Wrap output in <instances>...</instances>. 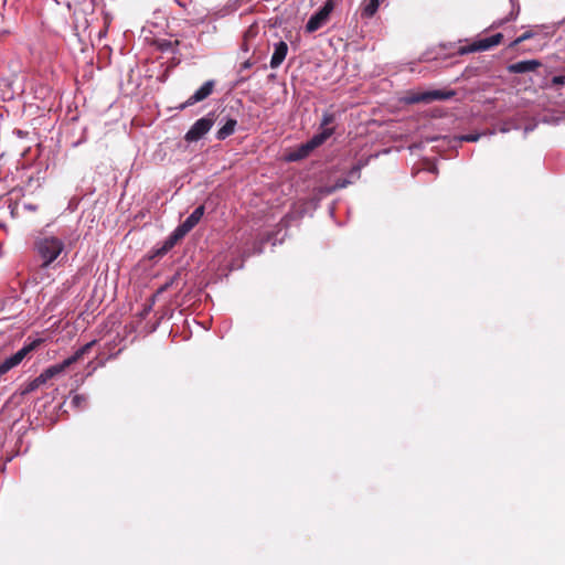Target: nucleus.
Here are the masks:
<instances>
[{"label": "nucleus", "mask_w": 565, "mask_h": 565, "mask_svg": "<svg viewBox=\"0 0 565 565\" xmlns=\"http://www.w3.org/2000/svg\"><path fill=\"white\" fill-rule=\"evenodd\" d=\"M66 235L58 232L56 235L47 230L38 234L33 242L35 256L41 260V268L51 267L65 249Z\"/></svg>", "instance_id": "f257e3e1"}, {"label": "nucleus", "mask_w": 565, "mask_h": 565, "mask_svg": "<svg viewBox=\"0 0 565 565\" xmlns=\"http://www.w3.org/2000/svg\"><path fill=\"white\" fill-rule=\"evenodd\" d=\"M96 340H92L90 342H87L79 349H77L71 356L63 360L61 363L51 365L42 371L40 376L42 377L41 381H44L45 383L50 381L51 379L62 374L68 366H71L73 363L81 360L86 353L89 352V350L95 345Z\"/></svg>", "instance_id": "f03ea898"}, {"label": "nucleus", "mask_w": 565, "mask_h": 565, "mask_svg": "<svg viewBox=\"0 0 565 565\" xmlns=\"http://www.w3.org/2000/svg\"><path fill=\"white\" fill-rule=\"evenodd\" d=\"M456 95V92L450 90H443V89H430L425 92H408L405 97L404 102L408 105L414 104H429L434 100H447L452 98Z\"/></svg>", "instance_id": "7ed1b4c3"}, {"label": "nucleus", "mask_w": 565, "mask_h": 565, "mask_svg": "<svg viewBox=\"0 0 565 565\" xmlns=\"http://www.w3.org/2000/svg\"><path fill=\"white\" fill-rule=\"evenodd\" d=\"M335 3V0H327L323 6L309 18L306 24V31L308 33H313L321 29L328 22L330 14L334 10Z\"/></svg>", "instance_id": "20e7f679"}, {"label": "nucleus", "mask_w": 565, "mask_h": 565, "mask_svg": "<svg viewBox=\"0 0 565 565\" xmlns=\"http://www.w3.org/2000/svg\"><path fill=\"white\" fill-rule=\"evenodd\" d=\"M214 113H209L206 116L198 119L185 132V141H199L203 136H205L211 130V128L214 125Z\"/></svg>", "instance_id": "39448f33"}, {"label": "nucleus", "mask_w": 565, "mask_h": 565, "mask_svg": "<svg viewBox=\"0 0 565 565\" xmlns=\"http://www.w3.org/2000/svg\"><path fill=\"white\" fill-rule=\"evenodd\" d=\"M502 34L497 33L488 38L479 39L472 42L469 45L460 46L457 51L459 55H465L473 52H482L490 50L491 47L498 45L502 40Z\"/></svg>", "instance_id": "423d86ee"}, {"label": "nucleus", "mask_w": 565, "mask_h": 565, "mask_svg": "<svg viewBox=\"0 0 565 565\" xmlns=\"http://www.w3.org/2000/svg\"><path fill=\"white\" fill-rule=\"evenodd\" d=\"M33 349V345H24L19 351H17L11 356L4 359L0 362V375L8 373L13 367L18 366L23 359L28 355V353Z\"/></svg>", "instance_id": "0eeeda50"}, {"label": "nucleus", "mask_w": 565, "mask_h": 565, "mask_svg": "<svg viewBox=\"0 0 565 565\" xmlns=\"http://www.w3.org/2000/svg\"><path fill=\"white\" fill-rule=\"evenodd\" d=\"M215 82L210 79L206 81L200 88H198L189 98L188 100L180 106V109H184L189 106H192L199 102L204 100L207 98L214 88Z\"/></svg>", "instance_id": "6e6552de"}, {"label": "nucleus", "mask_w": 565, "mask_h": 565, "mask_svg": "<svg viewBox=\"0 0 565 565\" xmlns=\"http://www.w3.org/2000/svg\"><path fill=\"white\" fill-rule=\"evenodd\" d=\"M541 66L539 60H524L516 63L509 64L507 71L510 74H524L536 71Z\"/></svg>", "instance_id": "1a4fd4ad"}, {"label": "nucleus", "mask_w": 565, "mask_h": 565, "mask_svg": "<svg viewBox=\"0 0 565 565\" xmlns=\"http://www.w3.org/2000/svg\"><path fill=\"white\" fill-rule=\"evenodd\" d=\"M204 206L199 205L194 211L179 225L180 232L188 234L202 218Z\"/></svg>", "instance_id": "9d476101"}, {"label": "nucleus", "mask_w": 565, "mask_h": 565, "mask_svg": "<svg viewBox=\"0 0 565 565\" xmlns=\"http://www.w3.org/2000/svg\"><path fill=\"white\" fill-rule=\"evenodd\" d=\"M186 234L183 232H180V227L177 226L175 230L169 235V237L163 242L162 246L159 247L156 250V256H163L166 255L170 249L173 248V246L185 236Z\"/></svg>", "instance_id": "9b49d317"}, {"label": "nucleus", "mask_w": 565, "mask_h": 565, "mask_svg": "<svg viewBox=\"0 0 565 565\" xmlns=\"http://www.w3.org/2000/svg\"><path fill=\"white\" fill-rule=\"evenodd\" d=\"M288 53V45L284 41L274 44V53L270 58V67L277 68L281 65Z\"/></svg>", "instance_id": "f8f14e48"}, {"label": "nucleus", "mask_w": 565, "mask_h": 565, "mask_svg": "<svg viewBox=\"0 0 565 565\" xmlns=\"http://www.w3.org/2000/svg\"><path fill=\"white\" fill-rule=\"evenodd\" d=\"M334 134V128H324L320 132L313 135L308 141V146L313 151L316 148L324 143Z\"/></svg>", "instance_id": "ddd939ff"}, {"label": "nucleus", "mask_w": 565, "mask_h": 565, "mask_svg": "<svg viewBox=\"0 0 565 565\" xmlns=\"http://www.w3.org/2000/svg\"><path fill=\"white\" fill-rule=\"evenodd\" d=\"M237 126V120L232 117H226L222 127L216 131L215 138L217 140H225L234 134Z\"/></svg>", "instance_id": "4468645a"}, {"label": "nucleus", "mask_w": 565, "mask_h": 565, "mask_svg": "<svg viewBox=\"0 0 565 565\" xmlns=\"http://www.w3.org/2000/svg\"><path fill=\"white\" fill-rule=\"evenodd\" d=\"M381 0H363L360 7L361 17L363 19H371L377 12Z\"/></svg>", "instance_id": "2eb2a0df"}, {"label": "nucleus", "mask_w": 565, "mask_h": 565, "mask_svg": "<svg viewBox=\"0 0 565 565\" xmlns=\"http://www.w3.org/2000/svg\"><path fill=\"white\" fill-rule=\"evenodd\" d=\"M311 151L312 150L310 149L307 142L301 143L296 150L287 154V160L290 162L302 160L307 158Z\"/></svg>", "instance_id": "dca6fc26"}, {"label": "nucleus", "mask_w": 565, "mask_h": 565, "mask_svg": "<svg viewBox=\"0 0 565 565\" xmlns=\"http://www.w3.org/2000/svg\"><path fill=\"white\" fill-rule=\"evenodd\" d=\"M71 405L76 409H83L87 406V397L82 394L71 396Z\"/></svg>", "instance_id": "f3484780"}, {"label": "nucleus", "mask_w": 565, "mask_h": 565, "mask_svg": "<svg viewBox=\"0 0 565 565\" xmlns=\"http://www.w3.org/2000/svg\"><path fill=\"white\" fill-rule=\"evenodd\" d=\"M178 45V41L172 42L170 40H161L158 42V47L161 52H175V46Z\"/></svg>", "instance_id": "a211bd4d"}, {"label": "nucleus", "mask_w": 565, "mask_h": 565, "mask_svg": "<svg viewBox=\"0 0 565 565\" xmlns=\"http://www.w3.org/2000/svg\"><path fill=\"white\" fill-rule=\"evenodd\" d=\"M335 121V115L330 111L323 113L320 121V129L330 128L329 126Z\"/></svg>", "instance_id": "6ab92c4d"}, {"label": "nucleus", "mask_w": 565, "mask_h": 565, "mask_svg": "<svg viewBox=\"0 0 565 565\" xmlns=\"http://www.w3.org/2000/svg\"><path fill=\"white\" fill-rule=\"evenodd\" d=\"M41 376H36L34 380H32L28 385L26 387L24 388L23 393L26 394V393H31L35 390H38L41 385L45 384L44 381H41Z\"/></svg>", "instance_id": "aec40b11"}, {"label": "nucleus", "mask_w": 565, "mask_h": 565, "mask_svg": "<svg viewBox=\"0 0 565 565\" xmlns=\"http://www.w3.org/2000/svg\"><path fill=\"white\" fill-rule=\"evenodd\" d=\"M535 35V32H533L532 30H529L526 32H524L522 35H520L519 38H516L511 44L510 46L511 47H514L519 44H521L522 42L526 41V40H530L532 38H534Z\"/></svg>", "instance_id": "412c9836"}, {"label": "nucleus", "mask_w": 565, "mask_h": 565, "mask_svg": "<svg viewBox=\"0 0 565 565\" xmlns=\"http://www.w3.org/2000/svg\"><path fill=\"white\" fill-rule=\"evenodd\" d=\"M519 12H520V7H518V8H516V10H512V11L510 12V14H509L504 20H501V21H499V22L494 23L493 25H495V26H500V25H502V24H503V23H505V22H509V21L515 20V19H516V17H518V14H519Z\"/></svg>", "instance_id": "4be33fe9"}, {"label": "nucleus", "mask_w": 565, "mask_h": 565, "mask_svg": "<svg viewBox=\"0 0 565 565\" xmlns=\"http://www.w3.org/2000/svg\"><path fill=\"white\" fill-rule=\"evenodd\" d=\"M361 168H362V164H360V163L353 166L348 173V175L350 178L349 180L359 179L361 177Z\"/></svg>", "instance_id": "5701e85b"}, {"label": "nucleus", "mask_w": 565, "mask_h": 565, "mask_svg": "<svg viewBox=\"0 0 565 565\" xmlns=\"http://www.w3.org/2000/svg\"><path fill=\"white\" fill-rule=\"evenodd\" d=\"M481 134H467L459 137V140L467 142H476L480 139Z\"/></svg>", "instance_id": "b1692460"}, {"label": "nucleus", "mask_w": 565, "mask_h": 565, "mask_svg": "<svg viewBox=\"0 0 565 565\" xmlns=\"http://www.w3.org/2000/svg\"><path fill=\"white\" fill-rule=\"evenodd\" d=\"M350 183H352V180H349L347 178L344 179H339L335 181L334 185H333V190H338V189H343L345 186H348Z\"/></svg>", "instance_id": "393cba45"}, {"label": "nucleus", "mask_w": 565, "mask_h": 565, "mask_svg": "<svg viewBox=\"0 0 565 565\" xmlns=\"http://www.w3.org/2000/svg\"><path fill=\"white\" fill-rule=\"evenodd\" d=\"M552 84L555 85V86H563V85H565V75L553 76Z\"/></svg>", "instance_id": "a878e982"}, {"label": "nucleus", "mask_w": 565, "mask_h": 565, "mask_svg": "<svg viewBox=\"0 0 565 565\" xmlns=\"http://www.w3.org/2000/svg\"><path fill=\"white\" fill-rule=\"evenodd\" d=\"M175 280V276L172 277L169 281H167L164 285H162L159 289H158V294H162L163 291H166L168 288H170L172 286V284L174 282Z\"/></svg>", "instance_id": "bb28decb"}, {"label": "nucleus", "mask_w": 565, "mask_h": 565, "mask_svg": "<svg viewBox=\"0 0 565 565\" xmlns=\"http://www.w3.org/2000/svg\"><path fill=\"white\" fill-rule=\"evenodd\" d=\"M252 66H253V63L249 60H247L244 63H242L239 71L243 72L245 70L250 68Z\"/></svg>", "instance_id": "cd10ccee"}, {"label": "nucleus", "mask_w": 565, "mask_h": 565, "mask_svg": "<svg viewBox=\"0 0 565 565\" xmlns=\"http://www.w3.org/2000/svg\"><path fill=\"white\" fill-rule=\"evenodd\" d=\"M24 206H25V209H28V210H30V211H35V209H36V207H35L34 205H32V204H26V205H24Z\"/></svg>", "instance_id": "c85d7f7f"}, {"label": "nucleus", "mask_w": 565, "mask_h": 565, "mask_svg": "<svg viewBox=\"0 0 565 565\" xmlns=\"http://www.w3.org/2000/svg\"><path fill=\"white\" fill-rule=\"evenodd\" d=\"M500 131H501V132H507V131H509V128H508V127H502V128L500 129Z\"/></svg>", "instance_id": "c756f323"}, {"label": "nucleus", "mask_w": 565, "mask_h": 565, "mask_svg": "<svg viewBox=\"0 0 565 565\" xmlns=\"http://www.w3.org/2000/svg\"><path fill=\"white\" fill-rule=\"evenodd\" d=\"M532 129H533L532 127H526V128L524 129V132H525V134H527V132H529V131H531Z\"/></svg>", "instance_id": "7c9ffc66"}, {"label": "nucleus", "mask_w": 565, "mask_h": 565, "mask_svg": "<svg viewBox=\"0 0 565 565\" xmlns=\"http://www.w3.org/2000/svg\"><path fill=\"white\" fill-rule=\"evenodd\" d=\"M65 6L67 7V9H71V2L70 1H65Z\"/></svg>", "instance_id": "2f4dec72"}, {"label": "nucleus", "mask_w": 565, "mask_h": 565, "mask_svg": "<svg viewBox=\"0 0 565 565\" xmlns=\"http://www.w3.org/2000/svg\"><path fill=\"white\" fill-rule=\"evenodd\" d=\"M559 24H565V18L562 21H559Z\"/></svg>", "instance_id": "473e14b6"}, {"label": "nucleus", "mask_w": 565, "mask_h": 565, "mask_svg": "<svg viewBox=\"0 0 565 565\" xmlns=\"http://www.w3.org/2000/svg\"><path fill=\"white\" fill-rule=\"evenodd\" d=\"M54 1H55L56 3H60V1H58V0H54Z\"/></svg>", "instance_id": "72a5a7b5"}]
</instances>
